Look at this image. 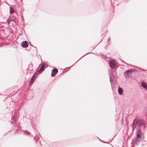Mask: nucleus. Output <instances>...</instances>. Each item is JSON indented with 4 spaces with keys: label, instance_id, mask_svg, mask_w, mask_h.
I'll return each mask as SVG.
<instances>
[{
    "label": "nucleus",
    "instance_id": "f257e3e1",
    "mask_svg": "<svg viewBox=\"0 0 147 147\" xmlns=\"http://www.w3.org/2000/svg\"><path fill=\"white\" fill-rule=\"evenodd\" d=\"M137 125L138 126V128L140 129L141 127L144 126L145 124L142 120L140 119L136 120V119H135L131 125L133 130L134 129L136 126Z\"/></svg>",
    "mask_w": 147,
    "mask_h": 147
},
{
    "label": "nucleus",
    "instance_id": "f03ea898",
    "mask_svg": "<svg viewBox=\"0 0 147 147\" xmlns=\"http://www.w3.org/2000/svg\"><path fill=\"white\" fill-rule=\"evenodd\" d=\"M141 132L139 130H138L136 134V144L137 145H138L140 142V140L141 137Z\"/></svg>",
    "mask_w": 147,
    "mask_h": 147
},
{
    "label": "nucleus",
    "instance_id": "7ed1b4c3",
    "mask_svg": "<svg viewBox=\"0 0 147 147\" xmlns=\"http://www.w3.org/2000/svg\"><path fill=\"white\" fill-rule=\"evenodd\" d=\"M58 70L56 68H54L52 71L51 76L52 77H54L58 72Z\"/></svg>",
    "mask_w": 147,
    "mask_h": 147
},
{
    "label": "nucleus",
    "instance_id": "20e7f679",
    "mask_svg": "<svg viewBox=\"0 0 147 147\" xmlns=\"http://www.w3.org/2000/svg\"><path fill=\"white\" fill-rule=\"evenodd\" d=\"M109 65L110 67L112 69H114L115 66V61L113 60L110 61L109 63Z\"/></svg>",
    "mask_w": 147,
    "mask_h": 147
},
{
    "label": "nucleus",
    "instance_id": "39448f33",
    "mask_svg": "<svg viewBox=\"0 0 147 147\" xmlns=\"http://www.w3.org/2000/svg\"><path fill=\"white\" fill-rule=\"evenodd\" d=\"M45 63H43L40 69L38 71V73H41L43 71L45 70Z\"/></svg>",
    "mask_w": 147,
    "mask_h": 147
},
{
    "label": "nucleus",
    "instance_id": "423d86ee",
    "mask_svg": "<svg viewBox=\"0 0 147 147\" xmlns=\"http://www.w3.org/2000/svg\"><path fill=\"white\" fill-rule=\"evenodd\" d=\"M28 42L27 41H24L21 43V46L24 48H26L28 46Z\"/></svg>",
    "mask_w": 147,
    "mask_h": 147
},
{
    "label": "nucleus",
    "instance_id": "0eeeda50",
    "mask_svg": "<svg viewBox=\"0 0 147 147\" xmlns=\"http://www.w3.org/2000/svg\"><path fill=\"white\" fill-rule=\"evenodd\" d=\"M141 83V86L147 91V86L146 83L144 82H142Z\"/></svg>",
    "mask_w": 147,
    "mask_h": 147
},
{
    "label": "nucleus",
    "instance_id": "6e6552de",
    "mask_svg": "<svg viewBox=\"0 0 147 147\" xmlns=\"http://www.w3.org/2000/svg\"><path fill=\"white\" fill-rule=\"evenodd\" d=\"M130 72H129V70H127L125 71L123 73L125 77L126 78L130 74Z\"/></svg>",
    "mask_w": 147,
    "mask_h": 147
},
{
    "label": "nucleus",
    "instance_id": "1a4fd4ad",
    "mask_svg": "<svg viewBox=\"0 0 147 147\" xmlns=\"http://www.w3.org/2000/svg\"><path fill=\"white\" fill-rule=\"evenodd\" d=\"M118 92L119 94L120 95H121L123 94V90L121 88L119 87L118 89Z\"/></svg>",
    "mask_w": 147,
    "mask_h": 147
},
{
    "label": "nucleus",
    "instance_id": "9d476101",
    "mask_svg": "<svg viewBox=\"0 0 147 147\" xmlns=\"http://www.w3.org/2000/svg\"><path fill=\"white\" fill-rule=\"evenodd\" d=\"M38 75V73L36 72L34 73L31 78L34 80H35L37 77Z\"/></svg>",
    "mask_w": 147,
    "mask_h": 147
},
{
    "label": "nucleus",
    "instance_id": "9b49d317",
    "mask_svg": "<svg viewBox=\"0 0 147 147\" xmlns=\"http://www.w3.org/2000/svg\"><path fill=\"white\" fill-rule=\"evenodd\" d=\"M113 74L112 73H110L109 75V79H110V82L111 84V85H112V83L113 82V79L112 78L113 77Z\"/></svg>",
    "mask_w": 147,
    "mask_h": 147
},
{
    "label": "nucleus",
    "instance_id": "f8f14e48",
    "mask_svg": "<svg viewBox=\"0 0 147 147\" xmlns=\"http://www.w3.org/2000/svg\"><path fill=\"white\" fill-rule=\"evenodd\" d=\"M10 13H13L14 12V10L13 8L12 7H10Z\"/></svg>",
    "mask_w": 147,
    "mask_h": 147
},
{
    "label": "nucleus",
    "instance_id": "ddd939ff",
    "mask_svg": "<svg viewBox=\"0 0 147 147\" xmlns=\"http://www.w3.org/2000/svg\"><path fill=\"white\" fill-rule=\"evenodd\" d=\"M35 80L31 78V79L29 82V86H30L34 82V81Z\"/></svg>",
    "mask_w": 147,
    "mask_h": 147
},
{
    "label": "nucleus",
    "instance_id": "4468645a",
    "mask_svg": "<svg viewBox=\"0 0 147 147\" xmlns=\"http://www.w3.org/2000/svg\"><path fill=\"white\" fill-rule=\"evenodd\" d=\"M17 20V18L15 16H12L11 17V20L13 21H15Z\"/></svg>",
    "mask_w": 147,
    "mask_h": 147
},
{
    "label": "nucleus",
    "instance_id": "2eb2a0df",
    "mask_svg": "<svg viewBox=\"0 0 147 147\" xmlns=\"http://www.w3.org/2000/svg\"><path fill=\"white\" fill-rule=\"evenodd\" d=\"M136 142V138H134L132 140V142L131 143H134L135 144Z\"/></svg>",
    "mask_w": 147,
    "mask_h": 147
},
{
    "label": "nucleus",
    "instance_id": "dca6fc26",
    "mask_svg": "<svg viewBox=\"0 0 147 147\" xmlns=\"http://www.w3.org/2000/svg\"><path fill=\"white\" fill-rule=\"evenodd\" d=\"M23 132H24V134L26 135H29L30 134V132H28L26 131H24Z\"/></svg>",
    "mask_w": 147,
    "mask_h": 147
},
{
    "label": "nucleus",
    "instance_id": "f3484780",
    "mask_svg": "<svg viewBox=\"0 0 147 147\" xmlns=\"http://www.w3.org/2000/svg\"><path fill=\"white\" fill-rule=\"evenodd\" d=\"M32 46L34 48V51H35L37 53V48L36 47H34V46H32Z\"/></svg>",
    "mask_w": 147,
    "mask_h": 147
},
{
    "label": "nucleus",
    "instance_id": "a211bd4d",
    "mask_svg": "<svg viewBox=\"0 0 147 147\" xmlns=\"http://www.w3.org/2000/svg\"><path fill=\"white\" fill-rule=\"evenodd\" d=\"M135 69H129V72H130V74H131V73L134 71V70Z\"/></svg>",
    "mask_w": 147,
    "mask_h": 147
},
{
    "label": "nucleus",
    "instance_id": "6ab92c4d",
    "mask_svg": "<svg viewBox=\"0 0 147 147\" xmlns=\"http://www.w3.org/2000/svg\"><path fill=\"white\" fill-rule=\"evenodd\" d=\"M86 53V54H85L84 55H83L82 57H81L78 60H78H79L81 58H82L85 55H87V54H89V53Z\"/></svg>",
    "mask_w": 147,
    "mask_h": 147
},
{
    "label": "nucleus",
    "instance_id": "aec40b11",
    "mask_svg": "<svg viewBox=\"0 0 147 147\" xmlns=\"http://www.w3.org/2000/svg\"><path fill=\"white\" fill-rule=\"evenodd\" d=\"M145 112L146 113V114L147 115V107L145 108Z\"/></svg>",
    "mask_w": 147,
    "mask_h": 147
},
{
    "label": "nucleus",
    "instance_id": "412c9836",
    "mask_svg": "<svg viewBox=\"0 0 147 147\" xmlns=\"http://www.w3.org/2000/svg\"><path fill=\"white\" fill-rule=\"evenodd\" d=\"M69 69L70 68L69 67H67L65 69V70H66L67 71H68L69 70Z\"/></svg>",
    "mask_w": 147,
    "mask_h": 147
},
{
    "label": "nucleus",
    "instance_id": "4be33fe9",
    "mask_svg": "<svg viewBox=\"0 0 147 147\" xmlns=\"http://www.w3.org/2000/svg\"><path fill=\"white\" fill-rule=\"evenodd\" d=\"M131 144H132V146L133 147H134V145H135V144L134 143H131Z\"/></svg>",
    "mask_w": 147,
    "mask_h": 147
},
{
    "label": "nucleus",
    "instance_id": "5701e85b",
    "mask_svg": "<svg viewBox=\"0 0 147 147\" xmlns=\"http://www.w3.org/2000/svg\"><path fill=\"white\" fill-rule=\"evenodd\" d=\"M67 71H63L62 72V73L61 74H64Z\"/></svg>",
    "mask_w": 147,
    "mask_h": 147
},
{
    "label": "nucleus",
    "instance_id": "b1692460",
    "mask_svg": "<svg viewBox=\"0 0 147 147\" xmlns=\"http://www.w3.org/2000/svg\"><path fill=\"white\" fill-rule=\"evenodd\" d=\"M110 41V39H109H109L107 40V42H109Z\"/></svg>",
    "mask_w": 147,
    "mask_h": 147
},
{
    "label": "nucleus",
    "instance_id": "393cba45",
    "mask_svg": "<svg viewBox=\"0 0 147 147\" xmlns=\"http://www.w3.org/2000/svg\"><path fill=\"white\" fill-rule=\"evenodd\" d=\"M78 61H77L74 64H73V65H74V64H75L76 62H77Z\"/></svg>",
    "mask_w": 147,
    "mask_h": 147
},
{
    "label": "nucleus",
    "instance_id": "a878e982",
    "mask_svg": "<svg viewBox=\"0 0 147 147\" xmlns=\"http://www.w3.org/2000/svg\"><path fill=\"white\" fill-rule=\"evenodd\" d=\"M78 61H77L74 64H73V65H74V64H75L76 62H77Z\"/></svg>",
    "mask_w": 147,
    "mask_h": 147
},
{
    "label": "nucleus",
    "instance_id": "bb28decb",
    "mask_svg": "<svg viewBox=\"0 0 147 147\" xmlns=\"http://www.w3.org/2000/svg\"><path fill=\"white\" fill-rule=\"evenodd\" d=\"M104 143H108V142H104Z\"/></svg>",
    "mask_w": 147,
    "mask_h": 147
},
{
    "label": "nucleus",
    "instance_id": "cd10ccee",
    "mask_svg": "<svg viewBox=\"0 0 147 147\" xmlns=\"http://www.w3.org/2000/svg\"><path fill=\"white\" fill-rule=\"evenodd\" d=\"M98 138V139H99V140H100V139H99Z\"/></svg>",
    "mask_w": 147,
    "mask_h": 147
},
{
    "label": "nucleus",
    "instance_id": "c85d7f7f",
    "mask_svg": "<svg viewBox=\"0 0 147 147\" xmlns=\"http://www.w3.org/2000/svg\"><path fill=\"white\" fill-rule=\"evenodd\" d=\"M98 138V139H99V140H100V139H99Z\"/></svg>",
    "mask_w": 147,
    "mask_h": 147
},
{
    "label": "nucleus",
    "instance_id": "c756f323",
    "mask_svg": "<svg viewBox=\"0 0 147 147\" xmlns=\"http://www.w3.org/2000/svg\"><path fill=\"white\" fill-rule=\"evenodd\" d=\"M147 71V70H146Z\"/></svg>",
    "mask_w": 147,
    "mask_h": 147
}]
</instances>
